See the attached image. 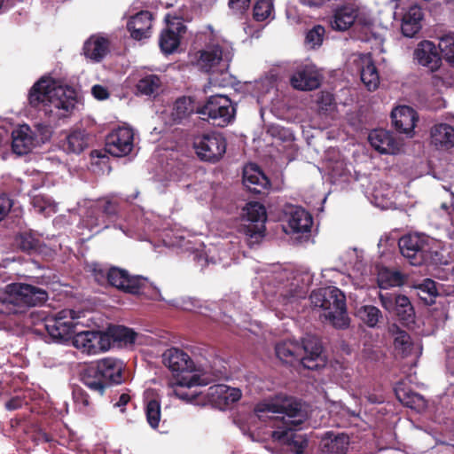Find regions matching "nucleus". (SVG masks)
I'll list each match as a JSON object with an SVG mask.
<instances>
[{"label":"nucleus","instance_id":"1","mask_svg":"<svg viewBox=\"0 0 454 454\" xmlns=\"http://www.w3.org/2000/svg\"><path fill=\"white\" fill-rule=\"evenodd\" d=\"M254 413L260 420L274 428L271 436L275 442L286 446L295 454H303L308 446V438L300 429L307 419V412L299 402L287 397L262 402L255 406Z\"/></svg>","mask_w":454,"mask_h":454},{"label":"nucleus","instance_id":"2","mask_svg":"<svg viewBox=\"0 0 454 454\" xmlns=\"http://www.w3.org/2000/svg\"><path fill=\"white\" fill-rule=\"evenodd\" d=\"M311 281L309 272L277 268L262 286L268 305L278 317H289L297 301L306 296Z\"/></svg>","mask_w":454,"mask_h":454},{"label":"nucleus","instance_id":"3","mask_svg":"<svg viewBox=\"0 0 454 454\" xmlns=\"http://www.w3.org/2000/svg\"><path fill=\"white\" fill-rule=\"evenodd\" d=\"M28 100L31 106L55 121L72 114L77 96L71 87L62 86L51 77L43 76L31 88Z\"/></svg>","mask_w":454,"mask_h":454},{"label":"nucleus","instance_id":"4","mask_svg":"<svg viewBox=\"0 0 454 454\" xmlns=\"http://www.w3.org/2000/svg\"><path fill=\"white\" fill-rule=\"evenodd\" d=\"M46 300L47 293L36 286L23 283L7 285L0 290V329L10 325L12 315L21 314Z\"/></svg>","mask_w":454,"mask_h":454},{"label":"nucleus","instance_id":"5","mask_svg":"<svg viewBox=\"0 0 454 454\" xmlns=\"http://www.w3.org/2000/svg\"><path fill=\"white\" fill-rule=\"evenodd\" d=\"M231 58L232 50L227 43L208 46L196 54V65L210 74L208 85L204 86L206 93L212 86L223 88L231 83L228 73Z\"/></svg>","mask_w":454,"mask_h":454},{"label":"nucleus","instance_id":"6","mask_svg":"<svg viewBox=\"0 0 454 454\" xmlns=\"http://www.w3.org/2000/svg\"><path fill=\"white\" fill-rule=\"evenodd\" d=\"M275 350L277 356L284 363L294 364L298 362L309 370H317L325 364L320 341L314 336L304 338L302 346L291 340L278 343Z\"/></svg>","mask_w":454,"mask_h":454},{"label":"nucleus","instance_id":"7","mask_svg":"<svg viewBox=\"0 0 454 454\" xmlns=\"http://www.w3.org/2000/svg\"><path fill=\"white\" fill-rule=\"evenodd\" d=\"M309 299L314 308L323 309L322 317L334 327L348 326L345 296L340 289L333 286L319 288L311 293Z\"/></svg>","mask_w":454,"mask_h":454},{"label":"nucleus","instance_id":"8","mask_svg":"<svg viewBox=\"0 0 454 454\" xmlns=\"http://www.w3.org/2000/svg\"><path fill=\"white\" fill-rule=\"evenodd\" d=\"M159 238L161 239L164 246L168 247H180L184 251L191 252L194 254V260L201 266L204 267L209 262L217 263L223 261L219 249L212 247L204 249L201 243H197V240H192L184 235V231L180 230H163Z\"/></svg>","mask_w":454,"mask_h":454},{"label":"nucleus","instance_id":"9","mask_svg":"<svg viewBox=\"0 0 454 454\" xmlns=\"http://www.w3.org/2000/svg\"><path fill=\"white\" fill-rule=\"evenodd\" d=\"M196 113L215 126L225 127L234 120L236 109L227 96L215 93Z\"/></svg>","mask_w":454,"mask_h":454},{"label":"nucleus","instance_id":"10","mask_svg":"<svg viewBox=\"0 0 454 454\" xmlns=\"http://www.w3.org/2000/svg\"><path fill=\"white\" fill-rule=\"evenodd\" d=\"M398 246L403 256L414 266L427 262L432 256L431 239L424 234L404 235L399 239Z\"/></svg>","mask_w":454,"mask_h":454},{"label":"nucleus","instance_id":"11","mask_svg":"<svg viewBox=\"0 0 454 454\" xmlns=\"http://www.w3.org/2000/svg\"><path fill=\"white\" fill-rule=\"evenodd\" d=\"M95 278L101 282L106 278L107 282L128 294H139L147 284L146 278L141 276H130L128 271L119 268L113 267L108 270L103 269H94Z\"/></svg>","mask_w":454,"mask_h":454},{"label":"nucleus","instance_id":"12","mask_svg":"<svg viewBox=\"0 0 454 454\" xmlns=\"http://www.w3.org/2000/svg\"><path fill=\"white\" fill-rule=\"evenodd\" d=\"M12 137L13 152L18 155H23L45 143L49 138V130L42 125L32 129L27 124H22L12 130Z\"/></svg>","mask_w":454,"mask_h":454},{"label":"nucleus","instance_id":"13","mask_svg":"<svg viewBox=\"0 0 454 454\" xmlns=\"http://www.w3.org/2000/svg\"><path fill=\"white\" fill-rule=\"evenodd\" d=\"M225 138L217 132L198 135L193 139V148L198 158L206 162L215 163L226 153Z\"/></svg>","mask_w":454,"mask_h":454},{"label":"nucleus","instance_id":"14","mask_svg":"<svg viewBox=\"0 0 454 454\" xmlns=\"http://www.w3.org/2000/svg\"><path fill=\"white\" fill-rule=\"evenodd\" d=\"M80 314L73 309H63L46 321L45 329L53 340L66 342L73 338Z\"/></svg>","mask_w":454,"mask_h":454},{"label":"nucleus","instance_id":"15","mask_svg":"<svg viewBox=\"0 0 454 454\" xmlns=\"http://www.w3.org/2000/svg\"><path fill=\"white\" fill-rule=\"evenodd\" d=\"M200 384L199 374L183 375L179 379L169 381L167 387V394L168 395H175L186 403H194L196 405H205L203 399L204 393L192 389V387Z\"/></svg>","mask_w":454,"mask_h":454},{"label":"nucleus","instance_id":"16","mask_svg":"<svg viewBox=\"0 0 454 454\" xmlns=\"http://www.w3.org/2000/svg\"><path fill=\"white\" fill-rule=\"evenodd\" d=\"M135 147V131L129 126L114 129L106 138V150L115 157L130 154Z\"/></svg>","mask_w":454,"mask_h":454},{"label":"nucleus","instance_id":"17","mask_svg":"<svg viewBox=\"0 0 454 454\" xmlns=\"http://www.w3.org/2000/svg\"><path fill=\"white\" fill-rule=\"evenodd\" d=\"M75 348L87 355H96L109 349L106 334L100 331H82L76 333L72 338Z\"/></svg>","mask_w":454,"mask_h":454},{"label":"nucleus","instance_id":"18","mask_svg":"<svg viewBox=\"0 0 454 454\" xmlns=\"http://www.w3.org/2000/svg\"><path fill=\"white\" fill-rule=\"evenodd\" d=\"M167 27L161 32L159 39L160 51L166 54L174 53L179 44L182 35L185 32V26L182 19L167 14L165 17Z\"/></svg>","mask_w":454,"mask_h":454},{"label":"nucleus","instance_id":"19","mask_svg":"<svg viewBox=\"0 0 454 454\" xmlns=\"http://www.w3.org/2000/svg\"><path fill=\"white\" fill-rule=\"evenodd\" d=\"M163 364L174 373L176 379L183 375L197 374L194 362L184 351L171 348L167 349L162 356Z\"/></svg>","mask_w":454,"mask_h":454},{"label":"nucleus","instance_id":"20","mask_svg":"<svg viewBox=\"0 0 454 454\" xmlns=\"http://www.w3.org/2000/svg\"><path fill=\"white\" fill-rule=\"evenodd\" d=\"M240 397L241 391L239 388L224 384L209 387L203 395L205 405L210 404L219 410H225L229 405L239 401Z\"/></svg>","mask_w":454,"mask_h":454},{"label":"nucleus","instance_id":"21","mask_svg":"<svg viewBox=\"0 0 454 454\" xmlns=\"http://www.w3.org/2000/svg\"><path fill=\"white\" fill-rule=\"evenodd\" d=\"M242 218L246 224V233L250 238L257 239L262 237L267 219L266 209L263 205L258 202H249L242 211Z\"/></svg>","mask_w":454,"mask_h":454},{"label":"nucleus","instance_id":"22","mask_svg":"<svg viewBox=\"0 0 454 454\" xmlns=\"http://www.w3.org/2000/svg\"><path fill=\"white\" fill-rule=\"evenodd\" d=\"M286 224L284 231L287 234L308 233L310 231L313 220L312 216L304 208L291 206L286 212Z\"/></svg>","mask_w":454,"mask_h":454},{"label":"nucleus","instance_id":"23","mask_svg":"<svg viewBox=\"0 0 454 454\" xmlns=\"http://www.w3.org/2000/svg\"><path fill=\"white\" fill-rule=\"evenodd\" d=\"M291 85L299 90H312L319 87V73L313 64L297 67L290 79Z\"/></svg>","mask_w":454,"mask_h":454},{"label":"nucleus","instance_id":"24","mask_svg":"<svg viewBox=\"0 0 454 454\" xmlns=\"http://www.w3.org/2000/svg\"><path fill=\"white\" fill-rule=\"evenodd\" d=\"M413 59L419 65L427 67L430 71L437 70L442 63L435 44L428 40L418 43L413 51Z\"/></svg>","mask_w":454,"mask_h":454},{"label":"nucleus","instance_id":"25","mask_svg":"<svg viewBox=\"0 0 454 454\" xmlns=\"http://www.w3.org/2000/svg\"><path fill=\"white\" fill-rule=\"evenodd\" d=\"M370 145L380 153L396 154L401 151V143L389 131L379 129L370 132Z\"/></svg>","mask_w":454,"mask_h":454},{"label":"nucleus","instance_id":"26","mask_svg":"<svg viewBox=\"0 0 454 454\" xmlns=\"http://www.w3.org/2000/svg\"><path fill=\"white\" fill-rule=\"evenodd\" d=\"M84 207L82 208L80 205V214L82 215V222L84 225L94 232H98L103 229L109 227L110 223L106 216L102 213L99 207H94V201L89 200L84 201Z\"/></svg>","mask_w":454,"mask_h":454},{"label":"nucleus","instance_id":"27","mask_svg":"<svg viewBox=\"0 0 454 454\" xmlns=\"http://www.w3.org/2000/svg\"><path fill=\"white\" fill-rule=\"evenodd\" d=\"M243 184L252 192L261 193L270 187V181L260 168L249 163L243 169Z\"/></svg>","mask_w":454,"mask_h":454},{"label":"nucleus","instance_id":"28","mask_svg":"<svg viewBox=\"0 0 454 454\" xmlns=\"http://www.w3.org/2000/svg\"><path fill=\"white\" fill-rule=\"evenodd\" d=\"M391 117L395 129L407 135L413 132L418 121L417 113L408 106L395 107L391 113Z\"/></svg>","mask_w":454,"mask_h":454},{"label":"nucleus","instance_id":"29","mask_svg":"<svg viewBox=\"0 0 454 454\" xmlns=\"http://www.w3.org/2000/svg\"><path fill=\"white\" fill-rule=\"evenodd\" d=\"M424 12L417 4L410 6L403 14L401 20V30L404 36H415L422 27Z\"/></svg>","mask_w":454,"mask_h":454},{"label":"nucleus","instance_id":"30","mask_svg":"<svg viewBox=\"0 0 454 454\" xmlns=\"http://www.w3.org/2000/svg\"><path fill=\"white\" fill-rule=\"evenodd\" d=\"M153 15L148 11H141L131 16L127 23V28L132 38L141 40L151 34Z\"/></svg>","mask_w":454,"mask_h":454},{"label":"nucleus","instance_id":"31","mask_svg":"<svg viewBox=\"0 0 454 454\" xmlns=\"http://www.w3.org/2000/svg\"><path fill=\"white\" fill-rule=\"evenodd\" d=\"M109 340V348L112 342L117 343L120 346H129L135 343L143 344L145 341L142 340L143 336L135 333L132 329L123 325H113L108 327L106 332Z\"/></svg>","mask_w":454,"mask_h":454},{"label":"nucleus","instance_id":"32","mask_svg":"<svg viewBox=\"0 0 454 454\" xmlns=\"http://www.w3.org/2000/svg\"><path fill=\"white\" fill-rule=\"evenodd\" d=\"M370 201L382 209L391 208L395 205L396 191L386 183H377L370 194Z\"/></svg>","mask_w":454,"mask_h":454},{"label":"nucleus","instance_id":"33","mask_svg":"<svg viewBox=\"0 0 454 454\" xmlns=\"http://www.w3.org/2000/svg\"><path fill=\"white\" fill-rule=\"evenodd\" d=\"M94 367L108 385L119 384L122 381L123 364L121 360L112 357L104 358L98 361Z\"/></svg>","mask_w":454,"mask_h":454},{"label":"nucleus","instance_id":"34","mask_svg":"<svg viewBox=\"0 0 454 454\" xmlns=\"http://www.w3.org/2000/svg\"><path fill=\"white\" fill-rule=\"evenodd\" d=\"M431 144L438 150L454 146V128L447 123H437L430 130Z\"/></svg>","mask_w":454,"mask_h":454},{"label":"nucleus","instance_id":"35","mask_svg":"<svg viewBox=\"0 0 454 454\" xmlns=\"http://www.w3.org/2000/svg\"><path fill=\"white\" fill-rule=\"evenodd\" d=\"M357 17V8L353 4H345L336 8L331 20V27L337 31L348 29Z\"/></svg>","mask_w":454,"mask_h":454},{"label":"nucleus","instance_id":"36","mask_svg":"<svg viewBox=\"0 0 454 454\" xmlns=\"http://www.w3.org/2000/svg\"><path fill=\"white\" fill-rule=\"evenodd\" d=\"M109 51V42L106 38L94 35L83 45L84 56L93 62L101 61Z\"/></svg>","mask_w":454,"mask_h":454},{"label":"nucleus","instance_id":"37","mask_svg":"<svg viewBox=\"0 0 454 454\" xmlns=\"http://www.w3.org/2000/svg\"><path fill=\"white\" fill-rule=\"evenodd\" d=\"M391 331L394 335V346L399 355L407 356L413 350H415L416 355L421 353V346L419 343H412L411 337L405 331L400 330L397 326H393Z\"/></svg>","mask_w":454,"mask_h":454},{"label":"nucleus","instance_id":"38","mask_svg":"<svg viewBox=\"0 0 454 454\" xmlns=\"http://www.w3.org/2000/svg\"><path fill=\"white\" fill-rule=\"evenodd\" d=\"M361 67V80L369 90H374L380 83V76L370 55L364 54L359 58Z\"/></svg>","mask_w":454,"mask_h":454},{"label":"nucleus","instance_id":"39","mask_svg":"<svg viewBox=\"0 0 454 454\" xmlns=\"http://www.w3.org/2000/svg\"><path fill=\"white\" fill-rule=\"evenodd\" d=\"M328 437L324 440V454H346L349 445V438L346 434H334L328 433Z\"/></svg>","mask_w":454,"mask_h":454},{"label":"nucleus","instance_id":"40","mask_svg":"<svg viewBox=\"0 0 454 454\" xmlns=\"http://www.w3.org/2000/svg\"><path fill=\"white\" fill-rule=\"evenodd\" d=\"M89 145L88 134L84 130L70 132L62 144V148L67 153H81Z\"/></svg>","mask_w":454,"mask_h":454},{"label":"nucleus","instance_id":"41","mask_svg":"<svg viewBox=\"0 0 454 454\" xmlns=\"http://www.w3.org/2000/svg\"><path fill=\"white\" fill-rule=\"evenodd\" d=\"M377 282L380 289L400 286L403 283L402 274L387 268H380L377 274Z\"/></svg>","mask_w":454,"mask_h":454},{"label":"nucleus","instance_id":"42","mask_svg":"<svg viewBox=\"0 0 454 454\" xmlns=\"http://www.w3.org/2000/svg\"><path fill=\"white\" fill-rule=\"evenodd\" d=\"M83 384L91 391L97 393L98 395L104 394L106 387L108 385L105 380L99 376L94 366L90 367L82 377Z\"/></svg>","mask_w":454,"mask_h":454},{"label":"nucleus","instance_id":"43","mask_svg":"<svg viewBox=\"0 0 454 454\" xmlns=\"http://www.w3.org/2000/svg\"><path fill=\"white\" fill-rule=\"evenodd\" d=\"M195 110L194 103L189 97H182L174 103L171 116L174 121H181Z\"/></svg>","mask_w":454,"mask_h":454},{"label":"nucleus","instance_id":"44","mask_svg":"<svg viewBox=\"0 0 454 454\" xmlns=\"http://www.w3.org/2000/svg\"><path fill=\"white\" fill-rule=\"evenodd\" d=\"M396 395L400 402L403 403L405 406L417 411H421L427 407L426 399L419 394L411 391L397 389Z\"/></svg>","mask_w":454,"mask_h":454},{"label":"nucleus","instance_id":"45","mask_svg":"<svg viewBox=\"0 0 454 454\" xmlns=\"http://www.w3.org/2000/svg\"><path fill=\"white\" fill-rule=\"evenodd\" d=\"M31 203L35 211L44 216H49L57 211V203L44 194L33 195Z\"/></svg>","mask_w":454,"mask_h":454},{"label":"nucleus","instance_id":"46","mask_svg":"<svg viewBox=\"0 0 454 454\" xmlns=\"http://www.w3.org/2000/svg\"><path fill=\"white\" fill-rule=\"evenodd\" d=\"M256 90L258 92V103L267 105L274 99L277 94L275 82L270 78L261 80L256 83Z\"/></svg>","mask_w":454,"mask_h":454},{"label":"nucleus","instance_id":"47","mask_svg":"<svg viewBox=\"0 0 454 454\" xmlns=\"http://www.w3.org/2000/svg\"><path fill=\"white\" fill-rule=\"evenodd\" d=\"M356 317L367 326L375 327L381 318V311L372 305H363L356 310Z\"/></svg>","mask_w":454,"mask_h":454},{"label":"nucleus","instance_id":"48","mask_svg":"<svg viewBox=\"0 0 454 454\" xmlns=\"http://www.w3.org/2000/svg\"><path fill=\"white\" fill-rule=\"evenodd\" d=\"M438 47L444 59L454 65V32L442 35L439 38Z\"/></svg>","mask_w":454,"mask_h":454},{"label":"nucleus","instance_id":"49","mask_svg":"<svg viewBox=\"0 0 454 454\" xmlns=\"http://www.w3.org/2000/svg\"><path fill=\"white\" fill-rule=\"evenodd\" d=\"M160 85V78L155 74H149L138 81L137 90L142 95L150 96L157 92Z\"/></svg>","mask_w":454,"mask_h":454},{"label":"nucleus","instance_id":"50","mask_svg":"<svg viewBox=\"0 0 454 454\" xmlns=\"http://www.w3.org/2000/svg\"><path fill=\"white\" fill-rule=\"evenodd\" d=\"M394 310L401 320L410 321L412 318L413 308L409 299L404 295L395 297Z\"/></svg>","mask_w":454,"mask_h":454},{"label":"nucleus","instance_id":"51","mask_svg":"<svg viewBox=\"0 0 454 454\" xmlns=\"http://www.w3.org/2000/svg\"><path fill=\"white\" fill-rule=\"evenodd\" d=\"M416 288L419 290L420 298L426 301L432 300L438 294L435 282L430 278L424 279L417 285Z\"/></svg>","mask_w":454,"mask_h":454},{"label":"nucleus","instance_id":"52","mask_svg":"<svg viewBox=\"0 0 454 454\" xmlns=\"http://www.w3.org/2000/svg\"><path fill=\"white\" fill-rule=\"evenodd\" d=\"M273 11L271 0H258L254 7V18L262 21L269 18Z\"/></svg>","mask_w":454,"mask_h":454},{"label":"nucleus","instance_id":"53","mask_svg":"<svg viewBox=\"0 0 454 454\" xmlns=\"http://www.w3.org/2000/svg\"><path fill=\"white\" fill-rule=\"evenodd\" d=\"M146 419L153 428H156L160 420V405L156 400L148 402L145 408Z\"/></svg>","mask_w":454,"mask_h":454},{"label":"nucleus","instance_id":"54","mask_svg":"<svg viewBox=\"0 0 454 454\" xmlns=\"http://www.w3.org/2000/svg\"><path fill=\"white\" fill-rule=\"evenodd\" d=\"M325 35V28L320 26H315L312 29H310L306 35V44L314 49L322 44Z\"/></svg>","mask_w":454,"mask_h":454},{"label":"nucleus","instance_id":"55","mask_svg":"<svg viewBox=\"0 0 454 454\" xmlns=\"http://www.w3.org/2000/svg\"><path fill=\"white\" fill-rule=\"evenodd\" d=\"M40 244L39 239L31 231H24L19 236V245L24 251L36 249Z\"/></svg>","mask_w":454,"mask_h":454},{"label":"nucleus","instance_id":"56","mask_svg":"<svg viewBox=\"0 0 454 454\" xmlns=\"http://www.w3.org/2000/svg\"><path fill=\"white\" fill-rule=\"evenodd\" d=\"M94 207H99L109 221H112L113 223L114 222L118 213V207L116 203L110 200H105L97 202L94 201Z\"/></svg>","mask_w":454,"mask_h":454},{"label":"nucleus","instance_id":"57","mask_svg":"<svg viewBox=\"0 0 454 454\" xmlns=\"http://www.w3.org/2000/svg\"><path fill=\"white\" fill-rule=\"evenodd\" d=\"M352 253L356 255V261L354 263L352 262H349V264H352L354 277H361V283L357 284L363 286V282L365 280V278L367 276L366 266L363 263L362 260L360 259L361 255L358 254L356 249H354Z\"/></svg>","mask_w":454,"mask_h":454},{"label":"nucleus","instance_id":"58","mask_svg":"<svg viewBox=\"0 0 454 454\" xmlns=\"http://www.w3.org/2000/svg\"><path fill=\"white\" fill-rule=\"evenodd\" d=\"M73 398L75 405L82 411H86L90 404L89 395L81 388H76L73 391Z\"/></svg>","mask_w":454,"mask_h":454},{"label":"nucleus","instance_id":"59","mask_svg":"<svg viewBox=\"0 0 454 454\" xmlns=\"http://www.w3.org/2000/svg\"><path fill=\"white\" fill-rule=\"evenodd\" d=\"M431 317L435 321L436 326L440 327L443 325L449 318L447 309L443 306L434 308Z\"/></svg>","mask_w":454,"mask_h":454},{"label":"nucleus","instance_id":"60","mask_svg":"<svg viewBox=\"0 0 454 454\" xmlns=\"http://www.w3.org/2000/svg\"><path fill=\"white\" fill-rule=\"evenodd\" d=\"M198 301L193 298H182L173 301L171 304L184 310H194L197 308Z\"/></svg>","mask_w":454,"mask_h":454},{"label":"nucleus","instance_id":"61","mask_svg":"<svg viewBox=\"0 0 454 454\" xmlns=\"http://www.w3.org/2000/svg\"><path fill=\"white\" fill-rule=\"evenodd\" d=\"M250 0H229V7L235 14L244 13L249 7Z\"/></svg>","mask_w":454,"mask_h":454},{"label":"nucleus","instance_id":"62","mask_svg":"<svg viewBox=\"0 0 454 454\" xmlns=\"http://www.w3.org/2000/svg\"><path fill=\"white\" fill-rule=\"evenodd\" d=\"M114 227L116 229H120L123 234H125L128 237L135 238L137 236H139L137 234L138 228L131 223H126V224H114Z\"/></svg>","mask_w":454,"mask_h":454},{"label":"nucleus","instance_id":"63","mask_svg":"<svg viewBox=\"0 0 454 454\" xmlns=\"http://www.w3.org/2000/svg\"><path fill=\"white\" fill-rule=\"evenodd\" d=\"M12 202L9 197L0 194V221L9 213Z\"/></svg>","mask_w":454,"mask_h":454},{"label":"nucleus","instance_id":"64","mask_svg":"<svg viewBox=\"0 0 454 454\" xmlns=\"http://www.w3.org/2000/svg\"><path fill=\"white\" fill-rule=\"evenodd\" d=\"M25 401L20 396L16 395L5 403V408L8 411H14L22 407Z\"/></svg>","mask_w":454,"mask_h":454}]
</instances>
